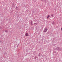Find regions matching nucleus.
Instances as JSON below:
<instances>
[{"label": "nucleus", "instance_id": "1", "mask_svg": "<svg viewBox=\"0 0 62 62\" xmlns=\"http://www.w3.org/2000/svg\"><path fill=\"white\" fill-rule=\"evenodd\" d=\"M47 30H48V29H47V28H45V29L44 30V32H46V31H47Z\"/></svg>", "mask_w": 62, "mask_h": 62}, {"label": "nucleus", "instance_id": "2", "mask_svg": "<svg viewBox=\"0 0 62 62\" xmlns=\"http://www.w3.org/2000/svg\"><path fill=\"white\" fill-rule=\"evenodd\" d=\"M25 36L26 37H28L29 36L28 33H26L25 34Z\"/></svg>", "mask_w": 62, "mask_h": 62}, {"label": "nucleus", "instance_id": "3", "mask_svg": "<svg viewBox=\"0 0 62 62\" xmlns=\"http://www.w3.org/2000/svg\"><path fill=\"white\" fill-rule=\"evenodd\" d=\"M31 25L33 24V22H32V21H31Z\"/></svg>", "mask_w": 62, "mask_h": 62}, {"label": "nucleus", "instance_id": "4", "mask_svg": "<svg viewBox=\"0 0 62 62\" xmlns=\"http://www.w3.org/2000/svg\"><path fill=\"white\" fill-rule=\"evenodd\" d=\"M49 17H50V16L49 15H48V16L47 17V18L48 19V18H49Z\"/></svg>", "mask_w": 62, "mask_h": 62}, {"label": "nucleus", "instance_id": "5", "mask_svg": "<svg viewBox=\"0 0 62 62\" xmlns=\"http://www.w3.org/2000/svg\"><path fill=\"white\" fill-rule=\"evenodd\" d=\"M51 16H52V17H54V15H51Z\"/></svg>", "mask_w": 62, "mask_h": 62}, {"label": "nucleus", "instance_id": "6", "mask_svg": "<svg viewBox=\"0 0 62 62\" xmlns=\"http://www.w3.org/2000/svg\"><path fill=\"white\" fill-rule=\"evenodd\" d=\"M13 7H14V5L13 4Z\"/></svg>", "mask_w": 62, "mask_h": 62}, {"label": "nucleus", "instance_id": "7", "mask_svg": "<svg viewBox=\"0 0 62 62\" xmlns=\"http://www.w3.org/2000/svg\"><path fill=\"white\" fill-rule=\"evenodd\" d=\"M5 32H8V31H5Z\"/></svg>", "mask_w": 62, "mask_h": 62}, {"label": "nucleus", "instance_id": "8", "mask_svg": "<svg viewBox=\"0 0 62 62\" xmlns=\"http://www.w3.org/2000/svg\"><path fill=\"white\" fill-rule=\"evenodd\" d=\"M54 22H53V23H52L53 24H54Z\"/></svg>", "mask_w": 62, "mask_h": 62}, {"label": "nucleus", "instance_id": "9", "mask_svg": "<svg viewBox=\"0 0 62 62\" xmlns=\"http://www.w3.org/2000/svg\"><path fill=\"white\" fill-rule=\"evenodd\" d=\"M61 31H62V28H61Z\"/></svg>", "mask_w": 62, "mask_h": 62}, {"label": "nucleus", "instance_id": "10", "mask_svg": "<svg viewBox=\"0 0 62 62\" xmlns=\"http://www.w3.org/2000/svg\"><path fill=\"white\" fill-rule=\"evenodd\" d=\"M36 23H34V24H35H35H36Z\"/></svg>", "mask_w": 62, "mask_h": 62}, {"label": "nucleus", "instance_id": "11", "mask_svg": "<svg viewBox=\"0 0 62 62\" xmlns=\"http://www.w3.org/2000/svg\"><path fill=\"white\" fill-rule=\"evenodd\" d=\"M36 24H37L36 23Z\"/></svg>", "mask_w": 62, "mask_h": 62}, {"label": "nucleus", "instance_id": "12", "mask_svg": "<svg viewBox=\"0 0 62 62\" xmlns=\"http://www.w3.org/2000/svg\"><path fill=\"white\" fill-rule=\"evenodd\" d=\"M39 54H40V53H39Z\"/></svg>", "mask_w": 62, "mask_h": 62}]
</instances>
